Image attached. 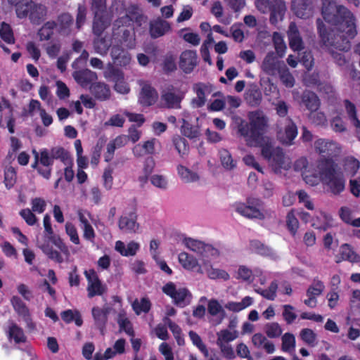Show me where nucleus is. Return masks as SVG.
<instances>
[{
  "label": "nucleus",
  "mask_w": 360,
  "mask_h": 360,
  "mask_svg": "<svg viewBox=\"0 0 360 360\" xmlns=\"http://www.w3.org/2000/svg\"><path fill=\"white\" fill-rule=\"evenodd\" d=\"M321 14L323 19L335 26L330 32L321 19L316 20L318 33L322 45L340 51L350 49L349 40L357 34L356 18L346 6L337 0H321Z\"/></svg>",
  "instance_id": "f257e3e1"
},
{
  "label": "nucleus",
  "mask_w": 360,
  "mask_h": 360,
  "mask_svg": "<svg viewBox=\"0 0 360 360\" xmlns=\"http://www.w3.org/2000/svg\"><path fill=\"white\" fill-rule=\"evenodd\" d=\"M249 122L241 120L238 132L247 144L261 148L262 156L275 169L285 168V153L280 147L274 148L271 139L264 136L269 119L262 110H257L248 114Z\"/></svg>",
  "instance_id": "f03ea898"
},
{
  "label": "nucleus",
  "mask_w": 360,
  "mask_h": 360,
  "mask_svg": "<svg viewBox=\"0 0 360 360\" xmlns=\"http://www.w3.org/2000/svg\"><path fill=\"white\" fill-rule=\"evenodd\" d=\"M319 174L322 182L334 195L345 190V179L341 168L332 158H322L319 162Z\"/></svg>",
  "instance_id": "7ed1b4c3"
},
{
  "label": "nucleus",
  "mask_w": 360,
  "mask_h": 360,
  "mask_svg": "<svg viewBox=\"0 0 360 360\" xmlns=\"http://www.w3.org/2000/svg\"><path fill=\"white\" fill-rule=\"evenodd\" d=\"M15 14L20 19L28 18L32 24L39 25L46 20L48 8L46 5L33 0H25L22 4L15 9Z\"/></svg>",
  "instance_id": "20e7f679"
},
{
  "label": "nucleus",
  "mask_w": 360,
  "mask_h": 360,
  "mask_svg": "<svg viewBox=\"0 0 360 360\" xmlns=\"http://www.w3.org/2000/svg\"><path fill=\"white\" fill-rule=\"evenodd\" d=\"M263 206L262 201L259 198H249L247 203H238L236 205V211L240 215L248 219H257L263 220L264 214L261 211Z\"/></svg>",
  "instance_id": "39448f33"
},
{
  "label": "nucleus",
  "mask_w": 360,
  "mask_h": 360,
  "mask_svg": "<svg viewBox=\"0 0 360 360\" xmlns=\"http://www.w3.org/2000/svg\"><path fill=\"white\" fill-rule=\"evenodd\" d=\"M162 292L170 297L174 304L179 307H185L191 302L192 295L186 288L176 289V285L172 282L166 283L162 288Z\"/></svg>",
  "instance_id": "423d86ee"
},
{
  "label": "nucleus",
  "mask_w": 360,
  "mask_h": 360,
  "mask_svg": "<svg viewBox=\"0 0 360 360\" xmlns=\"http://www.w3.org/2000/svg\"><path fill=\"white\" fill-rule=\"evenodd\" d=\"M141 86L138 96V103L144 108L153 105L158 99L157 90L148 82L139 81Z\"/></svg>",
  "instance_id": "0eeeda50"
},
{
  "label": "nucleus",
  "mask_w": 360,
  "mask_h": 360,
  "mask_svg": "<svg viewBox=\"0 0 360 360\" xmlns=\"http://www.w3.org/2000/svg\"><path fill=\"white\" fill-rule=\"evenodd\" d=\"M104 75L106 79L114 83V89L117 92L122 94L129 93L130 87L124 80L122 69H106Z\"/></svg>",
  "instance_id": "6e6552de"
},
{
  "label": "nucleus",
  "mask_w": 360,
  "mask_h": 360,
  "mask_svg": "<svg viewBox=\"0 0 360 360\" xmlns=\"http://www.w3.org/2000/svg\"><path fill=\"white\" fill-rule=\"evenodd\" d=\"M298 129L296 124L289 117L285 120L283 128H281L277 132V138L279 141L285 145H291L297 137Z\"/></svg>",
  "instance_id": "1a4fd4ad"
},
{
  "label": "nucleus",
  "mask_w": 360,
  "mask_h": 360,
  "mask_svg": "<svg viewBox=\"0 0 360 360\" xmlns=\"http://www.w3.org/2000/svg\"><path fill=\"white\" fill-rule=\"evenodd\" d=\"M88 281V297L92 298L96 295H102L105 291V287L102 284L97 273L93 269L84 271Z\"/></svg>",
  "instance_id": "9d476101"
},
{
  "label": "nucleus",
  "mask_w": 360,
  "mask_h": 360,
  "mask_svg": "<svg viewBox=\"0 0 360 360\" xmlns=\"http://www.w3.org/2000/svg\"><path fill=\"white\" fill-rule=\"evenodd\" d=\"M184 243L187 248L202 257H208L217 253V250L212 245L198 240L188 238L184 239Z\"/></svg>",
  "instance_id": "9b49d317"
},
{
  "label": "nucleus",
  "mask_w": 360,
  "mask_h": 360,
  "mask_svg": "<svg viewBox=\"0 0 360 360\" xmlns=\"http://www.w3.org/2000/svg\"><path fill=\"white\" fill-rule=\"evenodd\" d=\"M303 83L308 87L317 86L320 91L323 90L326 94L333 91V87L330 84L321 82L317 69H307L303 75Z\"/></svg>",
  "instance_id": "f8f14e48"
},
{
  "label": "nucleus",
  "mask_w": 360,
  "mask_h": 360,
  "mask_svg": "<svg viewBox=\"0 0 360 360\" xmlns=\"http://www.w3.org/2000/svg\"><path fill=\"white\" fill-rule=\"evenodd\" d=\"M287 37L289 46L292 51L300 52L304 49V42L295 22L290 23L287 30Z\"/></svg>",
  "instance_id": "ddd939ff"
},
{
  "label": "nucleus",
  "mask_w": 360,
  "mask_h": 360,
  "mask_svg": "<svg viewBox=\"0 0 360 360\" xmlns=\"http://www.w3.org/2000/svg\"><path fill=\"white\" fill-rule=\"evenodd\" d=\"M118 227L123 233H136L139 228L136 212H131L127 214L121 216L118 221Z\"/></svg>",
  "instance_id": "4468645a"
},
{
  "label": "nucleus",
  "mask_w": 360,
  "mask_h": 360,
  "mask_svg": "<svg viewBox=\"0 0 360 360\" xmlns=\"http://www.w3.org/2000/svg\"><path fill=\"white\" fill-rule=\"evenodd\" d=\"M314 147L320 155L323 158H332L338 153V146L335 142L326 140L324 139H319L314 143Z\"/></svg>",
  "instance_id": "2eb2a0df"
},
{
  "label": "nucleus",
  "mask_w": 360,
  "mask_h": 360,
  "mask_svg": "<svg viewBox=\"0 0 360 360\" xmlns=\"http://www.w3.org/2000/svg\"><path fill=\"white\" fill-rule=\"evenodd\" d=\"M110 313V309L94 307L91 309V314L94 319L95 327L99 330L101 335H104L108 316Z\"/></svg>",
  "instance_id": "dca6fc26"
},
{
  "label": "nucleus",
  "mask_w": 360,
  "mask_h": 360,
  "mask_svg": "<svg viewBox=\"0 0 360 360\" xmlns=\"http://www.w3.org/2000/svg\"><path fill=\"white\" fill-rule=\"evenodd\" d=\"M300 105L304 106L309 112L318 110L321 101L318 96L313 91L305 90L300 96Z\"/></svg>",
  "instance_id": "f3484780"
},
{
  "label": "nucleus",
  "mask_w": 360,
  "mask_h": 360,
  "mask_svg": "<svg viewBox=\"0 0 360 360\" xmlns=\"http://www.w3.org/2000/svg\"><path fill=\"white\" fill-rule=\"evenodd\" d=\"M39 163L44 168H38V173L46 179H49L51 176V167L53 164V160L47 148H43L40 150Z\"/></svg>",
  "instance_id": "a211bd4d"
},
{
  "label": "nucleus",
  "mask_w": 360,
  "mask_h": 360,
  "mask_svg": "<svg viewBox=\"0 0 360 360\" xmlns=\"http://www.w3.org/2000/svg\"><path fill=\"white\" fill-rule=\"evenodd\" d=\"M6 334L9 341H13L15 344L25 343L27 337L23 329L17 323L11 322L6 330Z\"/></svg>",
  "instance_id": "6ab92c4d"
},
{
  "label": "nucleus",
  "mask_w": 360,
  "mask_h": 360,
  "mask_svg": "<svg viewBox=\"0 0 360 360\" xmlns=\"http://www.w3.org/2000/svg\"><path fill=\"white\" fill-rule=\"evenodd\" d=\"M73 77L76 82L83 87H86L97 79L96 73L90 69H79L73 73Z\"/></svg>",
  "instance_id": "aec40b11"
},
{
  "label": "nucleus",
  "mask_w": 360,
  "mask_h": 360,
  "mask_svg": "<svg viewBox=\"0 0 360 360\" xmlns=\"http://www.w3.org/2000/svg\"><path fill=\"white\" fill-rule=\"evenodd\" d=\"M58 32L65 36L70 35L72 32L74 19L69 13H62L57 18Z\"/></svg>",
  "instance_id": "412c9836"
},
{
  "label": "nucleus",
  "mask_w": 360,
  "mask_h": 360,
  "mask_svg": "<svg viewBox=\"0 0 360 360\" xmlns=\"http://www.w3.org/2000/svg\"><path fill=\"white\" fill-rule=\"evenodd\" d=\"M89 89L94 98L100 101L108 100L110 97V87L103 82H95L91 84Z\"/></svg>",
  "instance_id": "4be33fe9"
},
{
  "label": "nucleus",
  "mask_w": 360,
  "mask_h": 360,
  "mask_svg": "<svg viewBox=\"0 0 360 360\" xmlns=\"http://www.w3.org/2000/svg\"><path fill=\"white\" fill-rule=\"evenodd\" d=\"M170 25L168 22L158 18L150 22V34L152 38H158L163 36L170 30Z\"/></svg>",
  "instance_id": "5701e85b"
},
{
  "label": "nucleus",
  "mask_w": 360,
  "mask_h": 360,
  "mask_svg": "<svg viewBox=\"0 0 360 360\" xmlns=\"http://www.w3.org/2000/svg\"><path fill=\"white\" fill-rule=\"evenodd\" d=\"M286 11L285 4L282 0H274V4L271 6L269 11L270 22L271 24L276 25L279 21L283 20Z\"/></svg>",
  "instance_id": "b1692460"
},
{
  "label": "nucleus",
  "mask_w": 360,
  "mask_h": 360,
  "mask_svg": "<svg viewBox=\"0 0 360 360\" xmlns=\"http://www.w3.org/2000/svg\"><path fill=\"white\" fill-rule=\"evenodd\" d=\"M178 259L179 262L185 269L194 270L195 268H198L197 271L202 273L197 259L193 255H191L186 252H182L179 255Z\"/></svg>",
  "instance_id": "393cba45"
},
{
  "label": "nucleus",
  "mask_w": 360,
  "mask_h": 360,
  "mask_svg": "<svg viewBox=\"0 0 360 360\" xmlns=\"http://www.w3.org/2000/svg\"><path fill=\"white\" fill-rule=\"evenodd\" d=\"M115 249L122 256H134L139 249V245L134 241H131L127 244V246L126 247L124 242L117 240L115 243Z\"/></svg>",
  "instance_id": "a878e982"
},
{
  "label": "nucleus",
  "mask_w": 360,
  "mask_h": 360,
  "mask_svg": "<svg viewBox=\"0 0 360 360\" xmlns=\"http://www.w3.org/2000/svg\"><path fill=\"white\" fill-rule=\"evenodd\" d=\"M199 59L196 51L192 50H186L183 51L179 57L180 67L194 68L198 65Z\"/></svg>",
  "instance_id": "bb28decb"
},
{
  "label": "nucleus",
  "mask_w": 360,
  "mask_h": 360,
  "mask_svg": "<svg viewBox=\"0 0 360 360\" xmlns=\"http://www.w3.org/2000/svg\"><path fill=\"white\" fill-rule=\"evenodd\" d=\"M155 142L156 139L153 138L143 142L142 144H137L133 148L134 155L136 157H141L146 154H153L155 153Z\"/></svg>",
  "instance_id": "cd10ccee"
},
{
  "label": "nucleus",
  "mask_w": 360,
  "mask_h": 360,
  "mask_svg": "<svg viewBox=\"0 0 360 360\" xmlns=\"http://www.w3.org/2000/svg\"><path fill=\"white\" fill-rule=\"evenodd\" d=\"M262 99V92L256 86H251L245 95V100L252 107L258 106L261 103Z\"/></svg>",
  "instance_id": "c85d7f7f"
},
{
  "label": "nucleus",
  "mask_w": 360,
  "mask_h": 360,
  "mask_svg": "<svg viewBox=\"0 0 360 360\" xmlns=\"http://www.w3.org/2000/svg\"><path fill=\"white\" fill-rule=\"evenodd\" d=\"M112 56L116 66H126L129 64L131 59L129 53L118 47L112 48Z\"/></svg>",
  "instance_id": "c756f323"
},
{
  "label": "nucleus",
  "mask_w": 360,
  "mask_h": 360,
  "mask_svg": "<svg viewBox=\"0 0 360 360\" xmlns=\"http://www.w3.org/2000/svg\"><path fill=\"white\" fill-rule=\"evenodd\" d=\"M161 100L164 102L165 106L167 108H180L181 98L175 93L167 91L161 95Z\"/></svg>",
  "instance_id": "7c9ffc66"
},
{
  "label": "nucleus",
  "mask_w": 360,
  "mask_h": 360,
  "mask_svg": "<svg viewBox=\"0 0 360 360\" xmlns=\"http://www.w3.org/2000/svg\"><path fill=\"white\" fill-rule=\"evenodd\" d=\"M172 141L175 149L181 158H184L188 155L190 149L189 144L185 138L179 135H176L172 137Z\"/></svg>",
  "instance_id": "2f4dec72"
},
{
  "label": "nucleus",
  "mask_w": 360,
  "mask_h": 360,
  "mask_svg": "<svg viewBox=\"0 0 360 360\" xmlns=\"http://www.w3.org/2000/svg\"><path fill=\"white\" fill-rule=\"evenodd\" d=\"M193 89L197 94V106H203L206 101V94L211 93V86L203 83H198L194 85Z\"/></svg>",
  "instance_id": "473e14b6"
},
{
  "label": "nucleus",
  "mask_w": 360,
  "mask_h": 360,
  "mask_svg": "<svg viewBox=\"0 0 360 360\" xmlns=\"http://www.w3.org/2000/svg\"><path fill=\"white\" fill-rule=\"evenodd\" d=\"M340 255L342 260H347L353 263L360 262V256L347 243L340 246Z\"/></svg>",
  "instance_id": "72a5a7b5"
},
{
  "label": "nucleus",
  "mask_w": 360,
  "mask_h": 360,
  "mask_svg": "<svg viewBox=\"0 0 360 360\" xmlns=\"http://www.w3.org/2000/svg\"><path fill=\"white\" fill-rule=\"evenodd\" d=\"M252 298L250 296H246L240 302H228L225 304V308L233 312H238L252 305Z\"/></svg>",
  "instance_id": "f704fd0d"
},
{
  "label": "nucleus",
  "mask_w": 360,
  "mask_h": 360,
  "mask_svg": "<svg viewBox=\"0 0 360 360\" xmlns=\"http://www.w3.org/2000/svg\"><path fill=\"white\" fill-rule=\"evenodd\" d=\"M250 247L252 251L262 256H270L273 254L272 249L259 240H250Z\"/></svg>",
  "instance_id": "c9c22d12"
},
{
  "label": "nucleus",
  "mask_w": 360,
  "mask_h": 360,
  "mask_svg": "<svg viewBox=\"0 0 360 360\" xmlns=\"http://www.w3.org/2000/svg\"><path fill=\"white\" fill-rule=\"evenodd\" d=\"M62 319L66 323H70L75 321L76 326H81L83 323L82 316L78 311H73L71 309H67L60 314Z\"/></svg>",
  "instance_id": "e433bc0d"
},
{
  "label": "nucleus",
  "mask_w": 360,
  "mask_h": 360,
  "mask_svg": "<svg viewBox=\"0 0 360 360\" xmlns=\"http://www.w3.org/2000/svg\"><path fill=\"white\" fill-rule=\"evenodd\" d=\"M295 15L301 18H307L310 13L309 3L307 0H295L293 3Z\"/></svg>",
  "instance_id": "4c0bfd02"
},
{
  "label": "nucleus",
  "mask_w": 360,
  "mask_h": 360,
  "mask_svg": "<svg viewBox=\"0 0 360 360\" xmlns=\"http://www.w3.org/2000/svg\"><path fill=\"white\" fill-rule=\"evenodd\" d=\"M219 155L221 165L225 169L231 170L236 167V162L233 160L231 154L228 150L225 148L220 149Z\"/></svg>",
  "instance_id": "58836bf2"
},
{
  "label": "nucleus",
  "mask_w": 360,
  "mask_h": 360,
  "mask_svg": "<svg viewBox=\"0 0 360 360\" xmlns=\"http://www.w3.org/2000/svg\"><path fill=\"white\" fill-rule=\"evenodd\" d=\"M344 105L350 122L354 127H360V120L357 117L355 105L348 99L344 101Z\"/></svg>",
  "instance_id": "ea45409f"
},
{
  "label": "nucleus",
  "mask_w": 360,
  "mask_h": 360,
  "mask_svg": "<svg viewBox=\"0 0 360 360\" xmlns=\"http://www.w3.org/2000/svg\"><path fill=\"white\" fill-rule=\"evenodd\" d=\"M181 132L184 136L190 139L198 138L200 136L199 128L184 120L181 127Z\"/></svg>",
  "instance_id": "a19ab883"
},
{
  "label": "nucleus",
  "mask_w": 360,
  "mask_h": 360,
  "mask_svg": "<svg viewBox=\"0 0 360 360\" xmlns=\"http://www.w3.org/2000/svg\"><path fill=\"white\" fill-rule=\"evenodd\" d=\"M177 172L181 179L186 183L194 182L199 179L196 172H192L181 165L177 167Z\"/></svg>",
  "instance_id": "79ce46f5"
},
{
  "label": "nucleus",
  "mask_w": 360,
  "mask_h": 360,
  "mask_svg": "<svg viewBox=\"0 0 360 360\" xmlns=\"http://www.w3.org/2000/svg\"><path fill=\"white\" fill-rule=\"evenodd\" d=\"M49 152L53 160H60L65 164H68L69 162H71L69 153L63 147H53Z\"/></svg>",
  "instance_id": "37998d69"
},
{
  "label": "nucleus",
  "mask_w": 360,
  "mask_h": 360,
  "mask_svg": "<svg viewBox=\"0 0 360 360\" xmlns=\"http://www.w3.org/2000/svg\"><path fill=\"white\" fill-rule=\"evenodd\" d=\"M278 283L276 281H272L267 289L258 288L255 292L269 300H274L276 297Z\"/></svg>",
  "instance_id": "c03bdc74"
},
{
  "label": "nucleus",
  "mask_w": 360,
  "mask_h": 360,
  "mask_svg": "<svg viewBox=\"0 0 360 360\" xmlns=\"http://www.w3.org/2000/svg\"><path fill=\"white\" fill-rule=\"evenodd\" d=\"M40 248L50 259L58 264L63 262V258L61 254L58 251L53 250V247L49 243L43 244Z\"/></svg>",
  "instance_id": "a18cd8bd"
},
{
  "label": "nucleus",
  "mask_w": 360,
  "mask_h": 360,
  "mask_svg": "<svg viewBox=\"0 0 360 360\" xmlns=\"http://www.w3.org/2000/svg\"><path fill=\"white\" fill-rule=\"evenodd\" d=\"M109 22L104 18L103 15H94L93 22V32L97 36H100L104 30L108 26Z\"/></svg>",
  "instance_id": "49530a36"
},
{
  "label": "nucleus",
  "mask_w": 360,
  "mask_h": 360,
  "mask_svg": "<svg viewBox=\"0 0 360 360\" xmlns=\"http://www.w3.org/2000/svg\"><path fill=\"white\" fill-rule=\"evenodd\" d=\"M266 72H269L270 70L274 69H264ZM280 75V78L283 84L286 87H292L295 84V79L292 74L289 72L290 69H277Z\"/></svg>",
  "instance_id": "de8ad7c7"
},
{
  "label": "nucleus",
  "mask_w": 360,
  "mask_h": 360,
  "mask_svg": "<svg viewBox=\"0 0 360 360\" xmlns=\"http://www.w3.org/2000/svg\"><path fill=\"white\" fill-rule=\"evenodd\" d=\"M132 307L135 313L139 315L142 312L148 313L151 308V303L148 298L143 297L140 302L136 300L132 304Z\"/></svg>",
  "instance_id": "09e8293b"
},
{
  "label": "nucleus",
  "mask_w": 360,
  "mask_h": 360,
  "mask_svg": "<svg viewBox=\"0 0 360 360\" xmlns=\"http://www.w3.org/2000/svg\"><path fill=\"white\" fill-rule=\"evenodd\" d=\"M188 335L193 344L198 348V349L202 353L203 356L205 357H208L209 351L206 345L202 342L200 335L193 330H191L188 333Z\"/></svg>",
  "instance_id": "8fccbe9b"
},
{
  "label": "nucleus",
  "mask_w": 360,
  "mask_h": 360,
  "mask_svg": "<svg viewBox=\"0 0 360 360\" xmlns=\"http://www.w3.org/2000/svg\"><path fill=\"white\" fill-rule=\"evenodd\" d=\"M325 288L323 283L319 280H314L313 283L309 285L307 290V296L316 298L322 294Z\"/></svg>",
  "instance_id": "3c124183"
},
{
  "label": "nucleus",
  "mask_w": 360,
  "mask_h": 360,
  "mask_svg": "<svg viewBox=\"0 0 360 360\" xmlns=\"http://www.w3.org/2000/svg\"><path fill=\"white\" fill-rule=\"evenodd\" d=\"M11 304L15 312L21 317L30 312L25 303L18 296L11 298Z\"/></svg>",
  "instance_id": "603ef678"
},
{
  "label": "nucleus",
  "mask_w": 360,
  "mask_h": 360,
  "mask_svg": "<svg viewBox=\"0 0 360 360\" xmlns=\"http://www.w3.org/2000/svg\"><path fill=\"white\" fill-rule=\"evenodd\" d=\"M273 42L277 52V55H278L279 57H282L287 49L283 36L278 32H274Z\"/></svg>",
  "instance_id": "864d4df0"
},
{
  "label": "nucleus",
  "mask_w": 360,
  "mask_h": 360,
  "mask_svg": "<svg viewBox=\"0 0 360 360\" xmlns=\"http://www.w3.org/2000/svg\"><path fill=\"white\" fill-rule=\"evenodd\" d=\"M286 226L291 235L295 236L299 227V221L292 210L289 212L286 216Z\"/></svg>",
  "instance_id": "5fc2aeb1"
},
{
  "label": "nucleus",
  "mask_w": 360,
  "mask_h": 360,
  "mask_svg": "<svg viewBox=\"0 0 360 360\" xmlns=\"http://www.w3.org/2000/svg\"><path fill=\"white\" fill-rule=\"evenodd\" d=\"M0 36L8 44H14L15 39L11 26L3 22L0 27Z\"/></svg>",
  "instance_id": "6e6d98bb"
},
{
  "label": "nucleus",
  "mask_w": 360,
  "mask_h": 360,
  "mask_svg": "<svg viewBox=\"0 0 360 360\" xmlns=\"http://www.w3.org/2000/svg\"><path fill=\"white\" fill-rule=\"evenodd\" d=\"M237 331L231 332L227 329L221 330L217 333V344L228 343L236 339Z\"/></svg>",
  "instance_id": "4d7b16f0"
},
{
  "label": "nucleus",
  "mask_w": 360,
  "mask_h": 360,
  "mask_svg": "<svg viewBox=\"0 0 360 360\" xmlns=\"http://www.w3.org/2000/svg\"><path fill=\"white\" fill-rule=\"evenodd\" d=\"M188 29H183L179 32V36L186 42L198 46L200 42V37L197 33L188 32Z\"/></svg>",
  "instance_id": "13d9d810"
},
{
  "label": "nucleus",
  "mask_w": 360,
  "mask_h": 360,
  "mask_svg": "<svg viewBox=\"0 0 360 360\" xmlns=\"http://www.w3.org/2000/svg\"><path fill=\"white\" fill-rule=\"evenodd\" d=\"M295 347V338L290 333H286L282 337V350L290 352Z\"/></svg>",
  "instance_id": "bf43d9fd"
},
{
  "label": "nucleus",
  "mask_w": 360,
  "mask_h": 360,
  "mask_svg": "<svg viewBox=\"0 0 360 360\" xmlns=\"http://www.w3.org/2000/svg\"><path fill=\"white\" fill-rule=\"evenodd\" d=\"M279 58V56L274 53H269L264 60L266 68H282L284 63Z\"/></svg>",
  "instance_id": "052dcab7"
},
{
  "label": "nucleus",
  "mask_w": 360,
  "mask_h": 360,
  "mask_svg": "<svg viewBox=\"0 0 360 360\" xmlns=\"http://www.w3.org/2000/svg\"><path fill=\"white\" fill-rule=\"evenodd\" d=\"M107 0H90L91 10L94 15H103L106 11Z\"/></svg>",
  "instance_id": "680f3d73"
},
{
  "label": "nucleus",
  "mask_w": 360,
  "mask_h": 360,
  "mask_svg": "<svg viewBox=\"0 0 360 360\" xmlns=\"http://www.w3.org/2000/svg\"><path fill=\"white\" fill-rule=\"evenodd\" d=\"M48 238L53 244L56 245V247H57L61 251L62 253L67 256L70 255L68 246L65 244V243L58 235L53 233L51 236H48Z\"/></svg>",
  "instance_id": "e2e57ef3"
},
{
  "label": "nucleus",
  "mask_w": 360,
  "mask_h": 360,
  "mask_svg": "<svg viewBox=\"0 0 360 360\" xmlns=\"http://www.w3.org/2000/svg\"><path fill=\"white\" fill-rule=\"evenodd\" d=\"M265 333L269 338H276L281 335L282 330L278 323L273 322L266 325Z\"/></svg>",
  "instance_id": "0e129e2a"
},
{
  "label": "nucleus",
  "mask_w": 360,
  "mask_h": 360,
  "mask_svg": "<svg viewBox=\"0 0 360 360\" xmlns=\"http://www.w3.org/2000/svg\"><path fill=\"white\" fill-rule=\"evenodd\" d=\"M300 338L307 345L314 346L316 340V333L309 328H304L300 331Z\"/></svg>",
  "instance_id": "69168bd1"
},
{
  "label": "nucleus",
  "mask_w": 360,
  "mask_h": 360,
  "mask_svg": "<svg viewBox=\"0 0 360 360\" xmlns=\"http://www.w3.org/2000/svg\"><path fill=\"white\" fill-rule=\"evenodd\" d=\"M360 163L358 160L354 158H349L346 159L344 165L345 170L346 172L351 175H354L359 170Z\"/></svg>",
  "instance_id": "338daca9"
},
{
  "label": "nucleus",
  "mask_w": 360,
  "mask_h": 360,
  "mask_svg": "<svg viewBox=\"0 0 360 360\" xmlns=\"http://www.w3.org/2000/svg\"><path fill=\"white\" fill-rule=\"evenodd\" d=\"M309 119L316 126H324L327 124V119L325 114L322 112H310Z\"/></svg>",
  "instance_id": "774afa93"
}]
</instances>
